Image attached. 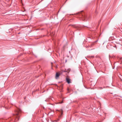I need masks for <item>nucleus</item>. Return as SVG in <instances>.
<instances>
[{
  "label": "nucleus",
  "mask_w": 122,
  "mask_h": 122,
  "mask_svg": "<svg viewBox=\"0 0 122 122\" xmlns=\"http://www.w3.org/2000/svg\"><path fill=\"white\" fill-rule=\"evenodd\" d=\"M63 111L62 110V109H61V111H60V113H61V115H62V113H63V112H62Z\"/></svg>",
  "instance_id": "obj_6"
},
{
  "label": "nucleus",
  "mask_w": 122,
  "mask_h": 122,
  "mask_svg": "<svg viewBox=\"0 0 122 122\" xmlns=\"http://www.w3.org/2000/svg\"><path fill=\"white\" fill-rule=\"evenodd\" d=\"M60 75V74L59 72H57L56 73L55 78L56 79H57L59 77V75Z\"/></svg>",
  "instance_id": "obj_5"
},
{
  "label": "nucleus",
  "mask_w": 122,
  "mask_h": 122,
  "mask_svg": "<svg viewBox=\"0 0 122 122\" xmlns=\"http://www.w3.org/2000/svg\"><path fill=\"white\" fill-rule=\"evenodd\" d=\"M70 25L72 26L73 27L77 29L78 30H82L83 28V27L80 25Z\"/></svg>",
  "instance_id": "obj_2"
},
{
  "label": "nucleus",
  "mask_w": 122,
  "mask_h": 122,
  "mask_svg": "<svg viewBox=\"0 0 122 122\" xmlns=\"http://www.w3.org/2000/svg\"><path fill=\"white\" fill-rule=\"evenodd\" d=\"M21 112V110L19 108H17L15 110V113L14 117L15 122H16L19 120L20 116V114Z\"/></svg>",
  "instance_id": "obj_1"
},
{
  "label": "nucleus",
  "mask_w": 122,
  "mask_h": 122,
  "mask_svg": "<svg viewBox=\"0 0 122 122\" xmlns=\"http://www.w3.org/2000/svg\"><path fill=\"white\" fill-rule=\"evenodd\" d=\"M96 57L97 58H99L100 59H101V58L98 55L96 56Z\"/></svg>",
  "instance_id": "obj_7"
},
{
  "label": "nucleus",
  "mask_w": 122,
  "mask_h": 122,
  "mask_svg": "<svg viewBox=\"0 0 122 122\" xmlns=\"http://www.w3.org/2000/svg\"><path fill=\"white\" fill-rule=\"evenodd\" d=\"M63 103V101H62L61 102H59L58 103L61 104V103Z\"/></svg>",
  "instance_id": "obj_8"
},
{
  "label": "nucleus",
  "mask_w": 122,
  "mask_h": 122,
  "mask_svg": "<svg viewBox=\"0 0 122 122\" xmlns=\"http://www.w3.org/2000/svg\"><path fill=\"white\" fill-rule=\"evenodd\" d=\"M98 41V40H97V41H95V42H97Z\"/></svg>",
  "instance_id": "obj_10"
},
{
  "label": "nucleus",
  "mask_w": 122,
  "mask_h": 122,
  "mask_svg": "<svg viewBox=\"0 0 122 122\" xmlns=\"http://www.w3.org/2000/svg\"><path fill=\"white\" fill-rule=\"evenodd\" d=\"M94 56H91V57H92V58H94Z\"/></svg>",
  "instance_id": "obj_9"
},
{
  "label": "nucleus",
  "mask_w": 122,
  "mask_h": 122,
  "mask_svg": "<svg viewBox=\"0 0 122 122\" xmlns=\"http://www.w3.org/2000/svg\"><path fill=\"white\" fill-rule=\"evenodd\" d=\"M82 19L83 20H86V19L87 18V17L85 15H82Z\"/></svg>",
  "instance_id": "obj_3"
},
{
  "label": "nucleus",
  "mask_w": 122,
  "mask_h": 122,
  "mask_svg": "<svg viewBox=\"0 0 122 122\" xmlns=\"http://www.w3.org/2000/svg\"><path fill=\"white\" fill-rule=\"evenodd\" d=\"M66 81L67 82L68 84L70 83L71 82L70 79L68 78L67 77L66 78Z\"/></svg>",
  "instance_id": "obj_4"
}]
</instances>
